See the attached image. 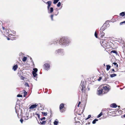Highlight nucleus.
<instances>
[{
	"instance_id": "obj_10",
	"label": "nucleus",
	"mask_w": 125,
	"mask_h": 125,
	"mask_svg": "<svg viewBox=\"0 0 125 125\" xmlns=\"http://www.w3.org/2000/svg\"><path fill=\"white\" fill-rule=\"evenodd\" d=\"M48 10V13H51L53 11V8L52 7H51L50 8H49V10Z\"/></svg>"
},
{
	"instance_id": "obj_27",
	"label": "nucleus",
	"mask_w": 125,
	"mask_h": 125,
	"mask_svg": "<svg viewBox=\"0 0 125 125\" xmlns=\"http://www.w3.org/2000/svg\"><path fill=\"white\" fill-rule=\"evenodd\" d=\"M42 113L43 114L44 116H46L47 114V112H42Z\"/></svg>"
},
{
	"instance_id": "obj_6",
	"label": "nucleus",
	"mask_w": 125,
	"mask_h": 125,
	"mask_svg": "<svg viewBox=\"0 0 125 125\" xmlns=\"http://www.w3.org/2000/svg\"><path fill=\"white\" fill-rule=\"evenodd\" d=\"M80 88L81 89V90L83 92H84L85 90V87L84 86V82L82 84V83H81L80 85Z\"/></svg>"
},
{
	"instance_id": "obj_3",
	"label": "nucleus",
	"mask_w": 125,
	"mask_h": 125,
	"mask_svg": "<svg viewBox=\"0 0 125 125\" xmlns=\"http://www.w3.org/2000/svg\"><path fill=\"white\" fill-rule=\"evenodd\" d=\"M55 53L56 54H60L62 55H63L65 53L64 49L61 48L56 50Z\"/></svg>"
},
{
	"instance_id": "obj_2",
	"label": "nucleus",
	"mask_w": 125,
	"mask_h": 125,
	"mask_svg": "<svg viewBox=\"0 0 125 125\" xmlns=\"http://www.w3.org/2000/svg\"><path fill=\"white\" fill-rule=\"evenodd\" d=\"M105 84H103L100 85L99 87V90H98L97 94L99 95L101 94H103L107 93L109 90V89Z\"/></svg>"
},
{
	"instance_id": "obj_19",
	"label": "nucleus",
	"mask_w": 125,
	"mask_h": 125,
	"mask_svg": "<svg viewBox=\"0 0 125 125\" xmlns=\"http://www.w3.org/2000/svg\"><path fill=\"white\" fill-rule=\"evenodd\" d=\"M101 32L100 34L101 35V37L103 38V36H104L105 33L103 31H102V32Z\"/></svg>"
},
{
	"instance_id": "obj_50",
	"label": "nucleus",
	"mask_w": 125,
	"mask_h": 125,
	"mask_svg": "<svg viewBox=\"0 0 125 125\" xmlns=\"http://www.w3.org/2000/svg\"><path fill=\"white\" fill-rule=\"evenodd\" d=\"M45 90L46 91L47 90V89L46 88V89H45Z\"/></svg>"
},
{
	"instance_id": "obj_43",
	"label": "nucleus",
	"mask_w": 125,
	"mask_h": 125,
	"mask_svg": "<svg viewBox=\"0 0 125 125\" xmlns=\"http://www.w3.org/2000/svg\"><path fill=\"white\" fill-rule=\"evenodd\" d=\"M81 103V102H79V103H78V104L77 105V106H78V107H79V105Z\"/></svg>"
},
{
	"instance_id": "obj_49",
	"label": "nucleus",
	"mask_w": 125,
	"mask_h": 125,
	"mask_svg": "<svg viewBox=\"0 0 125 125\" xmlns=\"http://www.w3.org/2000/svg\"><path fill=\"white\" fill-rule=\"evenodd\" d=\"M123 116L124 117H125V114Z\"/></svg>"
},
{
	"instance_id": "obj_13",
	"label": "nucleus",
	"mask_w": 125,
	"mask_h": 125,
	"mask_svg": "<svg viewBox=\"0 0 125 125\" xmlns=\"http://www.w3.org/2000/svg\"><path fill=\"white\" fill-rule=\"evenodd\" d=\"M107 67L106 70L107 71H108L111 68V66L109 65H106Z\"/></svg>"
},
{
	"instance_id": "obj_18",
	"label": "nucleus",
	"mask_w": 125,
	"mask_h": 125,
	"mask_svg": "<svg viewBox=\"0 0 125 125\" xmlns=\"http://www.w3.org/2000/svg\"><path fill=\"white\" fill-rule=\"evenodd\" d=\"M117 75L116 74L114 73L110 75V76L112 78L115 76H116Z\"/></svg>"
},
{
	"instance_id": "obj_16",
	"label": "nucleus",
	"mask_w": 125,
	"mask_h": 125,
	"mask_svg": "<svg viewBox=\"0 0 125 125\" xmlns=\"http://www.w3.org/2000/svg\"><path fill=\"white\" fill-rule=\"evenodd\" d=\"M104 78V81H107L109 78V77H108L107 75H105Z\"/></svg>"
},
{
	"instance_id": "obj_47",
	"label": "nucleus",
	"mask_w": 125,
	"mask_h": 125,
	"mask_svg": "<svg viewBox=\"0 0 125 125\" xmlns=\"http://www.w3.org/2000/svg\"><path fill=\"white\" fill-rule=\"evenodd\" d=\"M38 115V117L39 118H39V116H40V115H39H39Z\"/></svg>"
},
{
	"instance_id": "obj_48",
	"label": "nucleus",
	"mask_w": 125,
	"mask_h": 125,
	"mask_svg": "<svg viewBox=\"0 0 125 125\" xmlns=\"http://www.w3.org/2000/svg\"><path fill=\"white\" fill-rule=\"evenodd\" d=\"M10 39L9 38H7V40H9Z\"/></svg>"
},
{
	"instance_id": "obj_39",
	"label": "nucleus",
	"mask_w": 125,
	"mask_h": 125,
	"mask_svg": "<svg viewBox=\"0 0 125 125\" xmlns=\"http://www.w3.org/2000/svg\"><path fill=\"white\" fill-rule=\"evenodd\" d=\"M45 117H43L42 118H41V121L42 120H45Z\"/></svg>"
},
{
	"instance_id": "obj_31",
	"label": "nucleus",
	"mask_w": 125,
	"mask_h": 125,
	"mask_svg": "<svg viewBox=\"0 0 125 125\" xmlns=\"http://www.w3.org/2000/svg\"><path fill=\"white\" fill-rule=\"evenodd\" d=\"M113 64L114 65H116V67H118V65L117 64V63L115 62H114L113 63Z\"/></svg>"
},
{
	"instance_id": "obj_41",
	"label": "nucleus",
	"mask_w": 125,
	"mask_h": 125,
	"mask_svg": "<svg viewBox=\"0 0 125 125\" xmlns=\"http://www.w3.org/2000/svg\"><path fill=\"white\" fill-rule=\"evenodd\" d=\"M102 78V77H100L99 79H98V81H100V80Z\"/></svg>"
},
{
	"instance_id": "obj_40",
	"label": "nucleus",
	"mask_w": 125,
	"mask_h": 125,
	"mask_svg": "<svg viewBox=\"0 0 125 125\" xmlns=\"http://www.w3.org/2000/svg\"><path fill=\"white\" fill-rule=\"evenodd\" d=\"M53 15H51V18L52 20V21L53 20Z\"/></svg>"
},
{
	"instance_id": "obj_24",
	"label": "nucleus",
	"mask_w": 125,
	"mask_h": 125,
	"mask_svg": "<svg viewBox=\"0 0 125 125\" xmlns=\"http://www.w3.org/2000/svg\"><path fill=\"white\" fill-rule=\"evenodd\" d=\"M33 71L32 72H34V73H36L38 71V69L36 68H33Z\"/></svg>"
},
{
	"instance_id": "obj_36",
	"label": "nucleus",
	"mask_w": 125,
	"mask_h": 125,
	"mask_svg": "<svg viewBox=\"0 0 125 125\" xmlns=\"http://www.w3.org/2000/svg\"><path fill=\"white\" fill-rule=\"evenodd\" d=\"M17 96V97H22V95H21V94H18Z\"/></svg>"
},
{
	"instance_id": "obj_29",
	"label": "nucleus",
	"mask_w": 125,
	"mask_h": 125,
	"mask_svg": "<svg viewBox=\"0 0 125 125\" xmlns=\"http://www.w3.org/2000/svg\"><path fill=\"white\" fill-rule=\"evenodd\" d=\"M116 71L114 69H113L111 70V73H115V72Z\"/></svg>"
},
{
	"instance_id": "obj_32",
	"label": "nucleus",
	"mask_w": 125,
	"mask_h": 125,
	"mask_svg": "<svg viewBox=\"0 0 125 125\" xmlns=\"http://www.w3.org/2000/svg\"><path fill=\"white\" fill-rule=\"evenodd\" d=\"M91 117V115H89L88 116V117L86 118L85 119V120H86L88 119L90 117Z\"/></svg>"
},
{
	"instance_id": "obj_28",
	"label": "nucleus",
	"mask_w": 125,
	"mask_h": 125,
	"mask_svg": "<svg viewBox=\"0 0 125 125\" xmlns=\"http://www.w3.org/2000/svg\"><path fill=\"white\" fill-rule=\"evenodd\" d=\"M103 115V113L102 112H101L97 116V118H99L100 117Z\"/></svg>"
},
{
	"instance_id": "obj_4",
	"label": "nucleus",
	"mask_w": 125,
	"mask_h": 125,
	"mask_svg": "<svg viewBox=\"0 0 125 125\" xmlns=\"http://www.w3.org/2000/svg\"><path fill=\"white\" fill-rule=\"evenodd\" d=\"M100 43L101 45L104 48L107 47L108 45V42L105 40L102 39L100 41Z\"/></svg>"
},
{
	"instance_id": "obj_46",
	"label": "nucleus",
	"mask_w": 125,
	"mask_h": 125,
	"mask_svg": "<svg viewBox=\"0 0 125 125\" xmlns=\"http://www.w3.org/2000/svg\"><path fill=\"white\" fill-rule=\"evenodd\" d=\"M2 29L3 30H4L5 29V28L4 27H2Z\"/></svg>"
},
{
	"instance_id": "obj_26",
	"label": "nucleus",
	"mask_w": 125,
	"mask_h": 125,
	"mask_svg": "<svg viewBox=\"0 0 125 125\" xmlns=\"http://www.w3.org/2000/svg\"><path fill=\"white\" fill-rule=\"evenodd\" d=\"M27 59V58L26 57H24L22 59V60L23 61H26Z\"/></svg>"
},
{
	"instance_id": "obj_55",
	"label": "nucleus",
	"mask_w": 125,
	"mask_h": 125,
	"mask_svg": "<svg viewBox=\"0 0 125 125\" xmlns=\"http://www.w3.org/2000/svg\"><path fill=\"white\" fill-rule=\"evenodd\" d=\"M104 66H105V64H104Z\"/></svg>"
},
{
	"instance_id": "obj_9",
	"label": "nucleus",
	"mask_w": 125,
	"mask_h": 125,
	"mask_svg": "<svg viewBox=\"0 0 125 125\" xmlns=\"http://www.w3.org/2000/svg\"><path fill=\"white\" fill-rule=\"evenodd\" d=\"M45 69H48L50 68V65L48 63H45L44 64Z\"/></svg>"
},
{
	"instance_id": "obj_11",
	"label": "nucleus",
	"mask_w": 125,
	"mask_h": 125,
	"mask_svg": "<svg viewBox=\"0 0 125 125\" xmlns=\"http://www.w3.org/2000/svg\"><path fill=\"white\" fill-rule=\"evenodd\" d=\"M117 106V105L113 103L111 104L110 105V107L113 108H116Z\"/></svg>"
},
{
	"instance_id": "obj_7",
	"label": "nucleus",
	"mask_w": 125,
	"mask_h": 125,
	"mask_svg": "<svg viewBox=\"0 0 125 125\" xmlns=\"http://www.w3.org/2000/svg\"><path fill=\"white\" fill-rule=\"evenodd\" d=\"M46 3L48 4L47 8L48 10H49V8L51 5L52 2L51 1H48Z\"/></svg>"
},
{
	"instance_id": "obj_21",
	"label": "nucleus",
	"mask_w": 125,
	"mask_h": 125,
	"mask_svg": "<svg viewBox=\"0 0 125 125\" xmlns=\"http://www.w3.org/2000/svg\"><path fill=\"white\" fill-rule=\"evenodd\" d=\"M32 74L34 77H36L37 75V74L36 73H34V72H32Z\"/></svg>"
},
{
	"instance_id": "obj_20",
	"label": "nucleus",
	"mask_w": 125,
	"mask_h": 125,
	"mask_svg": "<svg viewBox=\"0 0 125 125\" xmlns=\"http://www.w3.org/2000/svg\"><path fill=\"white\" fill-rule=\"evenodd\" d=\"M98 119H94L92 122V123L93 124H95L96 123V122L97 121H98Z\"/></svg>"
},
{
	"instance_id": "obj_23",
	"label": "nucleus",
	"mask_w": 125,
	"mask_h": 125,
	"mask_svg": "<svg viewBox=\"0 0 125 125\" xmlns=\"http://www.w3.org/2000/svg\"><path fill=\"white\" fill-rule=\"evenodd\" d=\"M23 92L24 94L23 96L25 97L27 94V92H26V91L24 90H23Z\"/></svg>"
},
{
	"instance_id": "obj_56",
	"label": "nucleus",
	"mask_w": 125,
	"mask_h": 125,
	"mask_svg": "<svg viewBox=\"0 0 125 125\" xmlns=\"http://www.w3.org/2000/svg\"><path fill=\"white\" fill-rule=\"evenodd\" d=\"M50 112H51V113L52 111H50Z\"/></svg>"
},
{
	"instance_id": "obj_34",
	"label": "nucleus",
	"mask_w": 125,
	"mask_h": 125,
	"mask_svg": "<svg viewBox=\"0 0 125 125\" xmlns=\"http://www.w3.org/2000/svg\"><path fill=\"white\" fill-rule=\"evenodd\" d=\"M94 35L96 38H97V33L96 31H95V32Z\"/></svg>"
},
{
	"instance_id": "obj_33",
	"label": "nucleus",
	"mask_w": 125,
	"mask_h": 125,
	"mask_svg": "<svg viewBox=\"0 0 125 125\" xmlns=\"http://www.w3.org/2000/svg\"><path fill=\"white\" fill-rule=\"evenodd\" d=\"M5 31L6 33L8 34L9 33V30L7 29H6Z\"/></svg>"
},
{
	"instance_id": "obj_37",
	"label": "nucleus",
	"mask_w": 125,
	"mask_h": 125,
	"mask_svg": "<svg viewBox=\"0 0 125 125\" xmlns=\"http://www.w3.org/2000/svg\"><path fill=\"white\" fill-rule=\"evenodd\" d=\"M125 23V21L120 22V25H122L123 23Z\"/></svg>"
},
{
	"instance_id": "obj_17",
	"label": "nucleus",
	"mask_w": 125,
	"mask_h": 125,
	"mask_svg": "<svg viewBox=\"0 0 125 125\" xmlns=\"http://www.w3.org/2000/svg\"><path fill=\"white\" fill-rule=\"evenodd\" d=\"M125 13L124 12H122L121 13H120V16H125Z\"/></svg>"
},
{
	"instance_id": "obj_14",
	"label": "nucleus",
	"mask_w": 125,
	"mask_h": 125,
	"mask_svg": "<svg viewBox=\"0 0 125 125\" xmlns=\"http://www.w3.org/2000/svg\"><path fill=\"white\" fill-rule=\"evenodd\" d=\"M58 123V121L57 119H56L54 121V125H57Z\"/></svg>"
},
{
	"instance_id": "obj_8",
	"label": "nucleus",
	"mask_w": 125,
	"mask_h": 125,
	"mask_svg": "<svg viewBox=\"0 0 125 125\" xmlns=\"http://www.w3.org/2000/svg\"><path fill=\"white\" fill-rule=\"evenodd\" d=\"M38 104H35L32 105L29 107V109H31L35 108L38 106Z\"/></svg>"
},
{
	"instance_id": "obj_54",
	"label": "nucleus",
	"mask_w": 125,
	"mask_h": 125,
	"mask_svg": "<svg viewBox=\"0 0 125 125\" xmlns=\"http://www.w3.org/2000/svg\"><path fill=\"white\" fill-rule=\"evenodd\" d=\"M118 107H120V106H118Z\"/></svg>"
},
{
	"instance_id": "obj_25",
	"label": "nucleus",
	"mask_w": 125,
	"mask_h": 125,
	"mask_svg": "<svg viewBox=\"0 0 125 125\" xmlns=\"http://www.w3.org/2000/svg\"><path fill=\"white\" fill-rule=\"evenodd\" d=\"M59 1V0H54L53 3L54 4H55L58 2Z\"/></svg>"
},
{
	"instance_id": "obj_30",
	"label": "nucleus",
	"mask_w": 125,
	"mask_h": 125,
	"mask_svg": "<svg viewBox=\"0 0 125 125\" xmlns=\"http://www.w3.org/2000/svg\"><path fill=\"white\" fill-rule=\"evenodd\" d=\"M61 4V2H58V3L57 4V6L58 7H59L60 6Z\"/></svg>"
},
{
	"instance_id": "obj_22",
	"label": "nucleus",
	"mask_w": 125,
	"mask_h": 125,
	"mask_svg": "<svg viewBox=\"0 0 125 125\" xmlns=\"http://www.w3.org/2000/svg\"><path fill=\"white\" fill-rule=\"evenodd\" d=\"M111 53H115L116 55H117L118 53L117 52L115 51L112 50L111 52Z\"/></svg>"
},
{
	"instance_id": "obj_45",
	"label": "nucleus",
	"mask_w": 125,
	"mask_h": 125,
	"mask_svg": "<svg viewBox=\"0 0 125 125\" xmlns=\"http://www.w3.org/2000/svg\"><path fill=\"white\" fill-rule=\"evenodd\" d=\"M10 31H11V30H9V33H10L9 34H10Z\"/></svg>"
},
{
	"instance_id": "obj_15",
	"label": "nucleus",
	"mask_w": 125,
	"mask_h": 125,
	"mask_svg": "<svg viewBox=\"0 0 125 125\" xmlns=\"http://www.w3.org/2000/svg\"><path fill=\"white\" fill-rule=\"evenodd\" d=\"M40 123L44 125L46 123V121H43V120H42V121H41V119L40 120Z\"/></svg>"
},
{
	"instance_id": "obj_38",
	"label": "nucleus",
	"mask_w": 125,
	"mask_h": 125,
	"mask_svg": "<svg viewBox=\"0 0 125 125\" xmlns=\"http://www.w3.org/2000/svg\"><path fill=\"white\" fill-rule=\"evenodd\" d=\"M25 86H26L28 87H29V85L27 83H25Z\"/></svg>"
},
{
	"instance_id": "obj_42",
	"label": "nucleus",
	"mask_w": 125,
	"mask_h": 125,
	"mask_svg": "<svg viewBox=\"0 0 125 125\" xmlns=\"http://www.w3.org/2000/svg\"><path fill=\"white\" fill-rule=\"evenodd\" d=\"M20 121L21 122V123H22V122H23V120L22 119H21L20 120Z\"/></svg>"
},
{
	"instance_id": "obj_51",
	"label": "nucleus",
	"mask_w": 125,
	"mask_h": 125,
	"mask_svg": "<svg viewBox=\"0 0 125 125\" xmlns=\"http://www.w3.org/2000/svg\"><path fill=\"white\" fill-rule=\"evenodd\" d=\"M16 113L17 114V111H16Z\"/></svg>"
},
{
	"instance_id": "obj_52",
	"label": "nucleus",
	"mask_w": 125,
	"mask_h": 125,
	"mask_svg": "<svg viewBox=\"0 0 125 125\" xmlns=\"http://www.w3.org/2000/svg\"><path fill=\"white\" fill-rule=\"evenodd\" d=\"M106 23H105V25L106 24Z\"/></svg>"
},
{
	"instance_id": "obj_12",
	"label": "nucleus",
	"mask_w": 125,
	"mask_h": 125,
	"mask_svg": "<svg viewBox=\"0 0 125 125\" xmlns=\"http://www.w3.org/2000/svg\"><path fill=\"white\" fill-rule=\"evenodd\" d=\"M18 67V66L16 65L14 66L13 67V69L14 71H15Z\"/></svg>"
},
{
	"instance_id": "obj_5",
	"label": "nucleus",
	"mask_w": 125,
	"mask_h": 125,
	"mask_svg": "<svg viewBox=\"0 0 125 125\" xmlns=\"http://www.w3.org/2000/svg\"><path fill=\"white\" fill-rule=\"evenodd\" d=\"M64 105L63 104H61L60 105V111L62 113L63 112L65 111V108L64 107Z\"/></svg>"
},
{
	"instance_id": "obj_53",
	"label": "nucleus",
	"mask_w": 125,
	"mask_h": 125,
	"mask_svg": "<svg viewBox=\"0 0 125 125\" xmlns=\"http://www.w3.org/2000/svg\"><path fill=\"white\" fill-rule=\"evenodd\" d=\"M38 123L39 124H40V123H39V122H38Z\"/></svg>"
},
{
	"instance_id": "obj_1",
	"label": "nucleus",
	"mask_w": 125,
	"mask_h": 125,
	"mask_svg": "<svg viewBox=\"0 0 125 125\" xmlns=\"http://www.w3.org/2000/svg\"><path fill=\"white\" fill-rule=\"evenodd\" d=\"M70 42V40L68 38L63 37L59 39L54 40L53 41H51L50 43V44H56L58 43L61 46H64L65 47L68 46Z\"/></svg>"
},
{
	"instance_id": "obj_35",
	"label": "nucleus",
	"mask_w": 125,
	"mask_h": 125,
	"mask_svg": "<svg viewBox=\"0 0 125 125\" xmlns=\"http://www.w3.org/2000/svg\"><path fill=\"white\" fill-rule=\"evenodd\" d=\"M29 119V116H26L25 117V119L26 120H27Z\"/></svg>"
},
{
	"instance_id": "obj_44",
	"label": "nucleus",
	"mask_w": 125,
	"mask_h": 125,
	"mask_svg": "<svg viewBox=\"0 0 125 125\" xmlns=\"http://www.w3.org/2000/svg\"><path fill=\"white\" fill-rule=\"evenodd\" d=\"M30 59H31V61H32V63H33V64H34V63H33V61L32 60V58H31H31H30Z\"/></svg>"
}]
</instances>
